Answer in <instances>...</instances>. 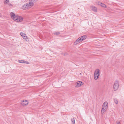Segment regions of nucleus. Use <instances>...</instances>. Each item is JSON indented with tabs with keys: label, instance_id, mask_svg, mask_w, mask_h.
I'll use <instances>...</instances> for the list:
<instances>
[{
	"label": "nucleus",
	"instance_id": "obj_1",
	"mask_svg": "<svg viewBox=\"0 0 124 124\" xmlns=\"http://www.w3.org/2000/svg\"><path fill=\"white\" fill-rule=\"evenodd\" d=\"M10 16L11 18L16 22H21L23 19V18L22 16H16L13 13L11 12L10 14Z\"/></svg>",
	"mask_w": 124,
	"mask_h": 124
},
{
	"label": "nucleus",
	"instance_id": "obj_2",
	"mask_svg": "<svg viewBox=\"0 0 124 124\" xmlns=\"http://www.w3.org/2000/svg\"><path fill=\"white\" fill-rule=\"evenodd\" d=\"M108 103L107 101H105L103 103L101 108V114H104L106 112L108 107Z\"/></svg>",
	"mask_w": 124,
	"mask_h": 124
},
{
	"label": "nucleus",
	"instance_id": "obj_3",
	"mask_svg": "<svg viewBox=\"0 0 124 124\" xmlns=\"http://www.w3.org/2000/svg\"><path fill=\"white\" fill-rule=\"evenodd\" d=\"M101 73L100 70L99 69H97L95 70L94 74V78L95 80H97L99 78Z\"/></svg>",
	"mask_w": 124,
	"mask_h": 124
},
{
	"label": "nucleus",
	"instance_id": "obj_4",
	"mask_svg": "<svg viewBox=\"0 0 124 124\" xmlns=\"http://www.w3.org/2000/svg\"><path fill=\"white\" fill-rule=\"evenodd\" d=\"M119 82L118 81L116 80L113 86L114 90V91H116L119 88Z\"/></svg>",
	"mask_w": 124,
	"mask_h": 124
},
{
	"label": "nucleus",
	"instance_id": "obj_5",
	"mask_svg": "<svg viewBox=\"0 0 124 124\" xmlns=\"http://www.w3.org/2000/svg\"><path fill=\"white\" fill-rule=\"evenodd\" d=\"M20 34L25 41H28V39L25 34L23 32H21Z\"/></svg>",
	"mask_w": 124,
	"mask_h": 124
},
{
	"label": "nucleus",
	"instance_id": "obj_6",
	"mask_svg": "<svg viewBox=\"0 0 124 124\" xmlns=\"http://www.w3.org/2000/svg\"><path fill=\"white\" fill-rule=\"evenodd\" d=\"M28 103V101L27 100H24L21 102V104L22 106H24L27 105Z\"/></svg>",
	"mask_w": 124,
	"mask_h": 124
},
{
	"label": "nucleus",
	"instance_id": "obj_7",
	"mask_svg": "<svg viewBox=\"0 0 124 124\" xmlns=\"http://www.w3.org/2000/svg\"><path fill=\"white\" fill-rule=\"evenodd\" d=\"M90 8L93 11L95 12H96L97 11V8L94 6H90Z\"/></svg>",
	"mask_w": 124,
	"mask_h": 124
},
{
	"label": "nucleus",
	"instance_id": "obj_8",
	"mask_svg": "<svg viewBox=\"0 0 124 124\" xmlns=\"http://www.w3.org/2000/svg\"><path fill=\"white\" fill-rule=\"evenodd\" d=\"M81 42V41L79 38L74 42L73 44L75 45H76Z\"/></svg>",
	"mask_w": 124,
	"mask_h": 124
},
{
	"label": "nucleus",
	"instance_id": "obj_9",
	"mask_svg": "<svg viewBox=\"0 0 124 124\" xmlns=\"http://www.w3.org/2000/svg\"><path fill=\"white\" fill-rule=\"evenodd\" d=\"M83 84L82 82L80 81L78 82L77 83V85L76 86V87H78L81 86Z\"/></svg>",
	"mask_w": 124,
	"mask_h": 124
},
{
	"label": "nucleus",
	"instance_id": "obj_10",
	"mask_svg": "<svg viewBox=\"0 0 124 124\" xmlns=\"http://www.w3.org/2000/svg\"><path fill=\"white\" fill-rule=\"evenodd\" d=\"M18 62L21 63H26L27 64H29L30 63L29 62H27V61H24L23 60H18Z\"/></svg>",
	"mask_w": 124,
	"mask_h": 124
},
{
	"label": "nucleus",
	"instance_id": "obj_11",
	"mask_svg": "<svg viewBox=\"0 0 124 124\" xmlns=\"http://www.w3.org/2000/svg\"><path fill=\"white\" fill-rule=\"evenodd\" d=\"M86 38V35H84L81 37H79L81 42L85 40Z\"/></svg>",
	"mask_w": 124,
	"mask_h": 124
},
{
	"label": "nucleus",
	"instance_id": "obj_12",
	"mask_svg": "<svg viewBox=\"0 0 124 124\" xmlns=\"http://www.w3.org/2000/svg\"><path fill=\"white\" fill-rule=\"evenodd\" d=\"M98 4L99 5H101V7L104 8H106V5L100 2H98Z\"/></svg>",
	"mask_w": 124,
	"mask_h": 124
},
{
	"label": "nucleus",
	"instance_id": "obj_13",
	"mask_svg": "<svg viewBox=\"0 0 124 124\" xmlns=\"http://www.w3.org/2000/svg\"><path fill=\"white\" fill-rule=\"evenodd\" d=\"M72 124H75V120L74 118L71 119Z\"/></svg>",
	"mask_w": 124,
	"mask_h": 124
},
{
	"label": "nucleus",
	"instance_id": "obj_14",
	"mask_svg": "<svg viewBox=\"0 0 124 124\" xmlns=\"http://www.w3.org/2000/svg\"><path fill=\"white\" fill-rule=\"evenodd\" d=\"M114 102L116 104H117L118 103V101L117 99H114Z\"/></svg>",
	"mask_w": 124,
	"mask_h": 124
},
{
	"label": "nucleus",
	"instance_id": "obj_15",
	"mask_svg": "<svg viewBox=\"0 0 124 124\" xmlns=\"http://www.w3.org/2000/svg\"><path fill=\"white\" fill-rule=\"evenodd\" d=\"M8 2V0H4V3L5 4H7Z\"/></svg>",
	"mask_w": 124,
	"mask_h": 124
},
{
	"label": "nucleus",
	"instance_id": "obj_16",
	"mask_svg": "<svg viewBox=\"0 0 124 124\" xmlns=\"http://www.w3.org/2000/svg\"><path fill=\"white\" fill-rule=\"evenodd\" d=\"M54 34L55 35H58L59 34V32H55Z\"/></svg>",
	"mask_w": 124,
	"mask_h": 124
},
{
	"label": "nucleus",
	"instance_id": "obj_17",
	"mask_svg": "<svg viewBox=\"0 0 124 124\" xmlns=\"http://www.w3.org/2000/svg\"><path fill=\"white\" fill-rule=\"evenodd\" d=\"M8 5H9V6L10 7H12L13 6L10 3L8 4Z\"/></svg>",
	"mask_w": 124,
	"mask_h": 124
},
{
	"label": "nucleus",
	"instance_id": "obj_18",
	"mask_svg": "<svg viewBox=\"0 0 124 124\" xmlns=\"http://www.w3.org/2000/svg\"><path fill=\"white\" fill-rule=\"evenodd\" d=\"M116 124H120V122H119V121L117 122Z\"/></svg>",
	"mask_w": 124,
	"mask_h": 124
},
{
	"label": "nucleus",
	"instance_id": "obj_19",
	"mask_svg": "<svg viewBox=\"0 0 124 124\" xmlns=\"http://www.w3.org/2000/svg\"><path fill=\"white\" fill-rule=\"evenodd\" d=\"M80 75H82V73H80Z\"/></svg>",
	"mask_w": 124,
	"mask_h": 124
}]
</instances>
